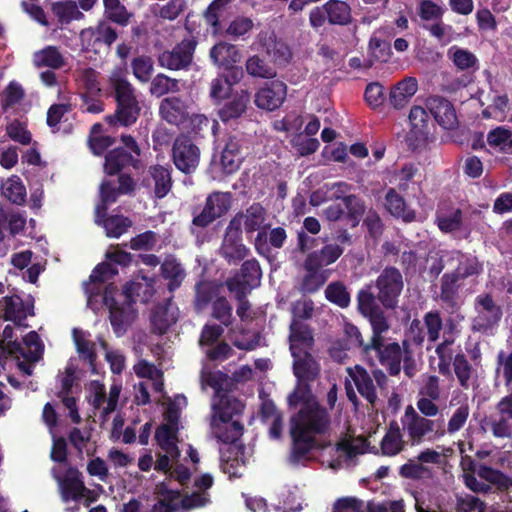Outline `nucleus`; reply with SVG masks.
I'll use <instances>...</instances> for the list:
<instances>
[{"label": "nucleus", "mask_w": 512, "mask_h": 512, "mask_svg": "<svg viewBox=\"0 0 512 512\" xmlns=\"http://www.w3.org/2000/svg\"><path fill=\"white\" fill-rule=\"evenodd\" d=\"M404 289L401 271L394 266L383 268L374 281L364 285L357 293V309L367 320L375 325L376 333L388 331L385 310H395Z\"/></svg>", "instance_id": "1"}, {"label": "nucleus", "mask_w": 512, "mask_h": 512, "mask_svg": "<svg viewBox=\"0 0 512 512\" xmlns=\"http://www.w3.org/2000/svg\"><path fill=\"white\" fill-rule=\"evenodd\" d=\"M118 288L113 283L106 285L103 292V303L109 309V319L114 332L119 336L126 331V325L136 316L133 306L137 301L147 303L154 294V281L143 277V282L132 280L127 282L120 296L123 301L116 300Z\"/></svg>", "instance_id": "2"}, {"label": "nucleus", "mask_w": 512, "mask_h": 512, "mask_svg": "<svg viewBox=\"0 0 512 512\" xmlns=\"http://www.w3.org/2000/svg\"><path fill=\"white\" fill-rule=\"evenodd\" d=\"M372 335L365 342L357 326L349 324L345 328L348 339L355 348L360 350L361 356L370 366L380 364L384 366L391 376H397L401 371L402 350L397 342L385 344L383 334L386 331L376 333L375 325L368 320Z\"/></svg>", "instance_id": "3"}, {"label": "nucleus", "mask_w": 512, "mask_h": 512, "mask_svg": "<svg viewBox=\"0 0 512 512\" xmlns=\"http://www.w3.org/2000/svg\"><path fill=\"white\" fill-rule=\"evenodd\" d=\"M109 82L113 89L116 109L114 114L105 117V121L109 125L119 124L123 127L132 126L137 122L141 112V107L135 94V88L121 74H113Z\"/></svg>", "instance_id": "4"}, {"label": "nucleus", "mask_w": 512, "mask_h": 512, "mask_svg": "<svg viewBox=\"0 0 512 512\" xmlns=\"http://www.w3.org/2000/svg\"><path fill=\"white\" fill-rule=\"evenodd\" d=\"M231 204L230 192L213 191L208 194L203 206L197 205L192 208L191 234L198 236L201 231L224 216L230 210Z\"/></svg>", "instance_id": "5"}, {"label": "nucleus", "mask_w": 512, "mask_h": 512, "mask_svg": "<svg viewBox=\"0 0 512 512\" xmlns=\"http://www.w3.org/2000/svg\"><path fill=\"white\" fill-rule=\"evenodd\" d=\"M308 19L311 28L316 31L326 24L346 27L354 22L352 8L344 0H328L320 6H315L310 10Z\"/></svg>", "instance_id": "6"}, {"label": "nucleus", "mask_w": 512, "mask_h": 512, "mask_svg": "<svg viewBox=\"0 0 512 512\" xmlns=\"http://www.w3.org/2000/svg\"><path fill=\"white\" fill-rule=\"evenodd\" d=\"M290 425L309 435H323L330 429L331 416L318 402L307 403L291 417Z\"/></svg>", "instance_id": "7"}, {"label": "nucleus", "mask_w": 512, "mask_h": 512, "mask_svg": "<svg viewBox=\"0 0 512 512\" xmlns=\"http://www.w3.org/2000/svg\"><path fill=\"white\" fill-rule=\"evenodd\" d=\"M197 45L195 36L185 37L171 50H164L158 55V65L172 71L187 70L193 62Z\"/></svg>", "instance_id": "8"}, {"label": "nucleus", "mask_w": 512, "mask_h": 512, "mask_svg": "<svg viewBox=\"0 0 512 512\" xmlns=\"http://www.w3.org/2000/svg\"><path fill=\"white\" fill-rule=\"evenodd\" d=\"M172 161L184 174H192L200 163V149L187 135H179L173 142Z\"/></svg>", "instance_id": "9"}, {"label": "nucleus", "mask_w": 512, "mask_h": 512, "mask_svg": "<svg viewBox=\"0 0 512 512\" xmlns=\"http://www.w3.org/2000/svg\"><path fill=\"white\" fill-rule=\"evenodd\" d=\"M476 309L480 307L477 316L472 320L474 332L487 333L500 322L503 312L497 305L491 294H481L475 298Z\"/></svg>", "instance_id": "10"}, {"label": "nucleus", "mask_w": 512, "mask_h": 512, "mask_svg": "<svg viewBox=\"0 0 512 512\" xmlns=\"http://www.w3.org/2000/svg\"><path fill=\"white\" fill-rule=\"evenodd\" d=\"M291 448L288 461L292 465H298L308 459L312 450L317 448V440L313 435L305 433L300 428L290 425Z\"/></svg>", "instance_id": "11"}, {"label": "nucleus", "mask_w": 512, "mask_h": 512, "mask_svg": "<svg viewBox=\"0 0 512 512\" xmlns=\"http://www.w3.org/2000/svg\"><path fill=\"white\" fill-rule=\"evenodd\" d=\"M404 418V430L407 432L411 445L422 443L424 437L434 430L435 421L419 415L411 405L406 408Z\"/></svg>", "instance_id": "12"}, {"label": "nucleus", "mask_w": 512, "mask_h": 512, "mask_svg": "<svg viewBox=\"0 0 512 512\" xmlns=\"http://www.w3.org/2000/svg\"><path fill=\"white\" fill-rule=\"evenodd\" d=\"M426 107L435 121L445 130L458 126V118L454 105L441 96H431L426 100Z\"/></svg>", "instance_id": "13"}, {"label": "nucleus", "mask_w": 512, "mask_h": 512, "mask_svg": "<svg viewBox=\"0 0 512 512\" xmlns=\"http://www.w3.org/2000/svg\"><path fill=\"white\" fill-rule=\"evenodd\" d=\"M287 95V85L279 80L271 81L255 94V104L258 108L274 111L284 102Z\"/></svg>", "instance_id": "14"}, {"label": "nucleus", "mask_w": 512, "mask_h": 512, "mask_svg": "<svg viewBox=\"0 0 512 512\" xmlns=\"http://www.w3.org/2000/svg\"><path fill=\"white\" fill-rule=\"evenodd\" d=\"M293 374L299 383L314 382L320 374V364L310 350L291 353Z\"/></svg>", "instance_id": "15"}, {"label": "nucleus", "mask_w": 512, "mask_h": 512, "mask_svg": "<svg viewBox=\"0 0 512 512\" xmlns=\"http://www.w3.org/2000/svg\"><path fill=\"white\" fill-rule=\"evenodd\" d=\"M262 277V270L256 259H249L242 263L240 270L226 281V287L230 284L238 283L243 291L250 292L253 288L259 286Z\"/></svg>", "instance_id": "16"}, {"label": "nucleus", "mask_w": 512, "mask_h": 512, "mask_svg": "<svg viewBox=\"0 0 512 512\" xmlns=\"http://www.w3.org/2000/svg\"><path fill=\"white\" fill-rule=\"evenodd\" d=\"M189 106L181 97L164 98L159 105V113L163 120L171 125L180 126L189 118Z\"/></svg>", "instance_id": "17"}, {"label": "nucleus", "mask_w": 512, "mask_h": 512, "mask_svg": "<svg viewBox=\"0 0 512 512\" xmlns=\"http://www.w3.org/2000/svg\"><path fill=\"white\" fill-rule=\"evenodd\" d=\"M290 353L312 350L315 344L312 328L298 319H293L289 327Z\"/></svg>", "instance_id": "18"}, {"label": "nucleus", "mask_w": 512, "mask_h": 512, "mask_svg": "<svg viewBox=\"0 0 512 512\" xmlns=\"http://www.w3.org/2000/svg\"><path fill=\"white\" fill-rule=\"evenodd\" d=\"M383 204L386 211L394 218L401 219L405 223L416 219L415 210L408 206L404 197L395 188H389L386 191Z\"/></svg>", "instance_id": "19"}, {"label": "nucleus", "mask_w": 512, "mask_h": 512, "mask_svg": "<svg viewBox=\"0 0 512 512\" xmlns=\"http://www.w3.org/2000/svg\"><path fill=\"white\" fill-rule=\"evenodd\" d=\"M287 240V233L283 227H275L269 232L265 228L258 231L255 238V249L262 256H268L271 249H281Z\"/></svg>", "instance_id": "20"}, {"label": "nucleus", "mask_w": 512, "mask_h": 512, "mask_svg": "<svg viewBox=\"0 0 512 512\" xmlns=\"http://www.w3.org/2000/svg\"><path fill=\"white\" fill-rule=\"evenodd\" d=\"M172 297L168 298L165 303L157 304L151 311L150 323L151 332L156 335L165 334L170 326L177 320L174 312L170 310Z\"/></svg>", "instance_id": "21"}, {"label": "nucleus", "mask_w": 512, "mask_h": 512, "mask_svg": "<svg viewBox=\"0 0 512 512\" xmlns=\"http://www.w3.org/2000/svg\"><path fill=\"white\" fill-rule=\"evenodd\" d=\"M344 248L338 244H326L320 250L307 254L304 263L310 269H319L335 263L343 254Z\"/></svg>", "instance_id": "22"}, {"label": "nucleus", "mask_w": 512, "mask_h": 512, "mask_svg": "<svg viewBox=\"0 0 512 512\" xmlns=\"http://www.w3.org/2000/svg\"><path fill=\"white\" fill-rule=\"evenodd\" d=\"M250 94L241 90L226 101L218 110V117L224 123L240 118L247 110Z\"/></svg>", "instance_id": "23"}, {"label": "nucleus", "mask_w": 512, "mask_h": 512, "mask_svg": "<svg viewBox=\"0 0 512 512\" xmlns=\"http://www.w3.org/2000/svg\"><path fill=\"white\" fill-rule=\"evenodd\" d=\"M138 162L134 156L123 147H117L105 155L104 171L109 176L119 174L125 167H136Z\"/></svg>", "instance_id": "24"}, {"label": "nucleus", "mask_w": 512, "mask_h": 512, "mask_svg": "<svg viewBox=\"0 0 512 512\" xmlns=\"http://www.w3.org/2000/svg\"><path fill=\"white\" fill-rule=\"evenodd\" d=\"M461 280L451 272L444 273L440 280V300L452 312L459 309V289Z\"/></svg>", "instance_id": "25"}, {"label": "nucleus", "mask_w": 512, "mask_h": 512, "mask_svg": "<svg viewBox=\"0 0 512 512\" xmlns=\"http://www.w3.org/2000/svg\"><path fill=\"white\" fill-rule=\"evenodd\" d=\"M347 372L359 394L373 405L377 400V393L371 375L360 365L348 368Z\"/></svg>", "instance_id": "26"}, {"label": "nucleus", "mask_w": 512, "mask_h": 512, "mask_svg": "<svg viewBox=\"0 0 512 512\" xmlns=\"http://www.w3.org/2000/svg\"><path fill=\"white\" fill-rule=\"evenodd\" d=\"M418 83L414 77H406L390 90L389 102L395 109L404 108L415 95Z\"/></svg>", "instance_id": "27"}, {"label": "nucleus", "mask_w": 512, "mask_h": 512, "mask_svg": "<svg viewBox=\"0 0 512 512\" xmlns=\"http://www.w3.org/2000/svg\"><path fill=\"white\" fill-rule=\"evenodd\" d=\"M452 259L457 261V266L451 273L461 281L469 277H477L483 272V264L476 256L456 251Z\"/></svg>", "instance_id": "28"}, {"label": "nucleus", "mask_w": 512, "mask_h": 512, "mask_svg": "<svg viewBox=\"0 0 512 512\" xmlns=\"http://www.w3.org/2000/svg\"><path fill=\"white\" fill-rule=\"evenodd\" d=\"M258 37L261 48L271 55L275 62L283 64L290 60L292 54L289 46L283 40L277 39L274 33L268 36L261 32Z\"/></svg>", "instance_id": "29"}, {"label": "nucleus", "mask_w": 512, "mask_h": 512, "mask_svg": "<svg viewBox=\"0 0 512 512\" xmlns=\"http://www.w3.org/2000/svg\"><path fill=\"white\" fill-rule=\"evenodd\" d=\"M242 160L240 141L235 136L229 137L220 159L223 172L226 174L236 172L240 168Z\"/></svg>", "instance_id": "30"}, {"label": "nucleus", "mask_w": 512, "mask_h": 512, "mask_svg": "<svg viewBox=\"0 0 512 512\" xmlns=\"http://www.w3.org/2000/svg\"><path fill=\"white\" fill-rule=\"evenodd\" d=\"M96 223L101 225L106 232V236L109 238H119L125 234L129 228L132 227V220L124 215H103L100 213V217L96 216Z\"/></svg>", "instance_id": "31"}, {"label": "nucleus", "mask_w": 512, "mask_h": 512, "mask_svg": "<svg viewBox=\"0 0 512 512\" xmlns=\"http://www.w3.org/2000/svg\"><path fill=\"white\" fill-rule=\"evenodd\" d=\"M210 58L217 66L231 67L241 59V54L236 45L227 42H219L210 50Z\"/></svg>", "instance_id": "32"}, {"label": "nucleus", "mask_w": 512, "mask_h": 512, "mask_svg": "<svg viewBox=\"0 0 512 512\" xmlns=\"http://www.w3.org/2000/svg\"><path fill=\"white\" fill-rule=\"evenodd\" d=\"M245 447L243 444L238 446H229L225 452L221 453V469L229 477H240L239 468L245 464Z\"/></svg>", "instance_id": "33"}, {"label": "nucleus", "mask_w": 512, "mask_h": 512, "mask_svg": "<svg viewBox=\"0 0 512 512\" xmlns=\"http://www.w3.org/2000/svg\"><path fill=\"white\" fill-rule=\"evenodd\" d=\"M161 276L168 281L167 289L173 293L177 290L185 276V270L182 265L173 256H167L160 266Z\"/></svg>", "instance_id": "34"}, {"label": "nucleus", "mask_w": 512, "mask_h": 512, "mask_svg": "<svg viewBox=\"0 0 512 512\" xmlns=\"http://www.w3.org/2000/svg\"><path fill=\"white\" fill-rule=\"evenodd\" d=\"M248 252L249 250L242 243L241 237H231V235L224 236L220 247V254L228 264L237 265L247 256Z\"/></svg>", "instance_id": "35"}, {"label": "nucleus", "mask_w": 512, "mask_h": 512, "mask_svg": "<svg viewBox=\"0 0 512 512\" xmlns=\"http://www.w3.org/2000/svg\"><path fill=\"white\" fill-rule=\"evenodd\" d=\"M405 442L396 421H392L380 443L381 454L395 456L404 449Z\"/></svg>", "instance_id": "36"}, {"label": "nucleus", "mask_w": 512, "mask_h": 512, "mask_svg": "<svg viewBox=\"0 0 512 512\" xmlns=\"http://www.w3.org/2000/svg\"><path fill=\"white\" fill-rule=\"evenodd\" d=\"M213 408L219 420L228 424L232 420L233 416L243 412L245 406L236 397L223 394L219 397L218 402L213 405Z\"/></svg>", "instance_id": "37"}, {"label": "nucleus", "mask_w": 512, "mask_h": 512, "mask_svg": "<svg viewBox=\"0 0 512 512\" xmlns=\"http://www.w3.org/2000/svg\"><path fill=\"white\" fill-rule=\"evenodd\" d=\"M149 174L154 181L155 197L164 198L171 191L173 185L171 169L162 165H154L149 168Z\"/></svg>", "instance_id": "38"}, {"label": "nucleus", "mask_w": 512, "mask_h": 512, "mask_svg": "<svg viewBox=\"0 0 512 512\" xmlns=\"http://www.w3.org/2000/svg\"><path fill=\"white\" fill-rule=\"evenodd\" d=\"M178 427L161 424L155 431V439L162 450L172 457H178L180 451L177 446Z\"/></svg>", "instance_id": "39"}, {"label": "nucleus", "mask_w": 512, "mask_h": 512, "mask_svg": "<svg viewBox=\"0 0 512 512\" xmlns=\"http://www.w3.org/2000/svg\"><path fill=\"white\" fill-rule=\"evenodd\" d=\"M33 63L38 68L48 67L57 70L65 65V59L58 47L50 45L34 53Z\"/></svg>", "instance_id": "40"}, {"label": "nucleus", "mask_w": 512, "mask_h": 512, "mask_svg": "<svg viewBox=\"0 0 512 512\" xmlns=\"http://www.w3.org/2000/svg\"><path fill=\"white\" fill-rule=\"evenodd\" d=\"M232 1L213 0L204 12V19L213 28L214 33H221L223 31L222 20L227 15L228 5Z\"/></svg>", "instance_id": "41"}, {"label": "nucleus", "mask_w": 512, "mask_h": 512, "mask_svg": "<svg viewBox=\"0 0 512 512\" xmlns=\"http://www.w3.org/2000/svg\"><path fill=\"white\" fill-rule=\"evenodd\" d=\"M72 334L80 359L84 362H87L91 368V371L94 373L97 359L95 343L85 339L84 333L77 328L73 329Z\"/></svg>", "instance_id": "42"}, {"label": "nucleus", "mask_w": 512, "mask_h": 512, "mask_svg": "<svg viewBox=\"0 0 512 512\" xmlns=\"http://www.w3.org/2000/svg\"><path fill=\"white\" fill-rule=\"evenodd\" d=\"M487 144L496 152L507 154L512 146V130L506 126H497L487 133Z\"/></svg>", "instance_id": "43"}, {"label": "nucleus", "mask_w": 512, "mask_h": 512, "mask_svg": "<svg viewBox=\"0 0 512 512\" xmlns=\"http://www.w3.org/2000/svg\"><path fill=\"white\" fill-rule=\"evenodd\" d=\"M28 315H33V310L27 311L21 297L17 295L5 297V320L12 321L16 325H21Z\"/></svg>", "instance_id": "44"}, {"label": "nucleus", "mask_w": 512, "mask_h": 512, "mask_svg": "<svg viewBox=\"0 0 512 512\" xmlns=\"http://www.w3.org/2000/svg\"><path fill=\"white\" fill-rule=\"evenodd\" d=\"M189 119V133L194 138H204L209 132L216 135L219 123L215 119H209L203 114H193Z\"/></svg>", "instance_id": "45"}, {"label": "nucleus", "mask_w": 512, "mask_h": 512, "mask_svg": "<svg viewBox=\"0 0 512 512\" xmlns=\"http://www.w3.org/2000/svg\"><path fill=\"white\" fill-rule=\"evenodd\" d=\"M448 56L459 70L466 71L472 69L475 71L478 69V59L468 49L454 45L448 49Z\"/></svg>", "instance_id": "46"}, {"label": "nucleus", "mask_w": 512, "mask_h": 512, "mask_svg": "<svg viewBox=\"0 0 512 512\" xmlns=\"http://www.w3.org/2000/svg\"><path fill=\"white\" fill-rule=\"evenodd\" d=\"M303 268L306 273L302 278L300 290L305 294H313L325 284L327 277L325 276L324 271L319 269H310L304 262Z\"/></svg>", "instance_id": "47"}, {"label": "nucleus", "mask_w": 512, "mask_h": 512, "mask_svg": "<svg viewBox=\"0 0 512 512\" xmlns=\"http://www.w3.org/2000/svg\"><path fill=\"white\" fill-rule=\"evenodd\" d=\"M452 365L459 385L463 389H468L474 368L467 356L463 352H458L453 358Z\"/></svg>", "instance_id": "48"}, {"label": "nucleus", "mask_w": 512, "mask_h": 512, "mask_svg": "<svg viewBox=\"0 0 512 512\" xmlns=\"http://www.w3.org/2000/svg\"><path fill=\"white\" fill-rule=\"evenodd\" d=\"M243 214L244 230L247 234L261 230V225L265 220L266 211L260 203L251 204Z\"/></svg>", "instance_id": "49"}, {"label": "nucleus", "mask_w": 512, "mask_h": 512, "mask_svg": "<svg viewBox=\"0 0 512 512\" xmlns=\"http://www.w3.org/2000/svg\"><path fill=\"white\" fill-rule=\"evenodd\" d=\"M343 204L347 209L346 217L348 221L352 227H356L366 211L364 200L354 194H349V196L345 197Z\"/></svg>", "instance_id": "50"}, {"label": "nucleus", "mask_w": 512, "mask_h": 512, "mask_svg": "<svg viewBox=\"0 0 512 512\" xmlns=\"http://www.w3.org/2000/svg\"><path fill=\"white\" fill-rule=\"evenodd\" d=\"M149 91L156 97H161L169 92L175 93L179 91V81L159 73L151 80Z\"/></svg>", "instance_id": "51"}, {"label": "nucleus", "mask_w": 512, "mask_h": 512, "mask_svg": "<svg viewBox=\"0 0 512 512\" xmlns=\"http://www.w3.org/2000/svg\"><path fill=\"white\" fill-rule=\"evenodd\" d=\"M61 488L63 498L66 501L69 499L78 501L85 492H89L78 475L66 477L61 483Z\"/></svg>", "instance_id": "52"}, {"label": "nucleus", "mask_w": 512, "mask_h": 512, "mask_svg": "<svg viewBox=\"0 0 512 512\" xmlns=\"http://www.w3.org/2000/svg\"><path fill=\"white\" fill-rule=\"evenodd\" d=\"M100 198L101 204L96 208V216L100 217V213H103L105 216L108 205L115 203L120 195V192L117 191V187H115L110 180H103L100 184Z\"/></svg>", "instance_id": "53"}, {"label": "nucleus", "mask_w": 512, "mask_h": 512, "mask_svg": "<svg viewBox=\"0 0 512 512\" xmlns=\"http://www.w3.org/2000/svg\"><path fill=\"white\" fill-rule=\"evenodd\" d=\"M246 71L253 77L265 79H271L276 75V71L258 55H253L247 59Z\"/></svg>", "instance_id": "54"}, {"label": "nucleus", "mask_w": 512, "mask_h": 512, "mask_svg": "<svg viewBox=\"0 0 512 512\" xmlns=\"http://www.w3.org/2000/svg\"><path fill=\"white\" fill-rule=\"evenodd\" d=\"M477 475L498 488L506 489L510 484V478L506 474L485 464L478 466Z\"/></svg>", "instance_id": "55"}, {"label": "nucleus", "mask_w": 512, "mask_h": 512, "mask_svg": "<svg viewBox=\"0 0 512 512\" xmlns=\"http://www.w3.org/2000/svg\"><path fill=\"white\" fill-rule=\"evenodd\" d=\"M325 297L341 308H346L350 304V294L341 282L330 283L325 289Z\"/></svg>", "instance_id": "56"}, {"label": "nucleus", "mask_w": 512, "mask_h": 512, "mask_svg": "<svg viewBox=\"0 0 512 512\" xmlns=\"http://www.w3.org/2000/svg\"><path fill=\"white\" fill-rule=\"evenodd\" d=\"M232 310V306L223 296L217 297L212 303V317L218 320L225 327L232 324Z\"/></svg>", "instance_id": "57"}, {"label": "nucleus", "mask_w": 512, "mask_h": 512, "mask_svg": "<svg viewBox=\"0 0 512 512\" xmlns=\"http://www.w3.org/2000/svg\"><path fill=\"white\" fill-rule=\"evenodd\" d=\"M134 76L142 83L151 79L154 71L153 60L149 56L135 57L131 62Z\"/></svg>", "instance_id": "58"}, {"label": "nucleus", "mask_w": 512, "mask_h": 512, "mask_svg": "<svg viewBox=\"0 0 512 512\" xmlns=\"http://www.w3.org/2000/svg\"><path fill=\"white\" fill-rule=\"evenodd\" d=\"M423 321L427 330L429 342H436L440 337L441 330L443 329V320L440 312L438 310H431L425 313Z\"/></svg>", "instance_id": "59"}, {"label": "nucleus", "mask_w": 512, "mask_h": 512, "mask_svg": "<svg viewBox=\"0 0 512 512\" xmlns=\"http://www.w3.org/2000/svg\"><path fill=\"white\" fill-rule=\"evenodd\" d=\"M3 194L10 202L17 205H22L26 201V188L18 177L8 180Z\"/></svg>", "instance_id": "60"}, {"label": "nucleus", "mask_w": 512, "mask_h": 512, "mask_svg": "<svg viewBox=\"0 0 512 512\" xmlns=\"http://www.w3.org/2000/svg\"><path fill=\"white\" fill-rule=\"evenodd\" d=\"M244 427L239 421H232L230 424L219 429L217 439L230 446H238L236 444L240 437L243 435Z\"/></svg>", "instance_id": "61"}, {"label": "nucleus", "mask_w": 512, "mask_h": 512, "mask_svg": "<svg viewBox=\"0 0 512 512\" xmlns=\"http://www.w3.org/2000/svg\"><path fill=\"white\" fill-rule=\"evenodd\" d=\"M253 26L254 23L250 18L244 16H237L230 22L229 26L225 29V33L233 40H236L250 32L253 29Z\"/></svg>", "instance_id": "62"}, {"label": "nucleus", "mask_w": 512, "mask_h": 512, "mask_svg": "<svg viewBox=\"0 0 512 512\" xmlns=\"http://www.w3.org/2000/svg\"><path fill=\"white\" fill-rule=\"evenodd\" d=\"M369 52L375 61L383 63L388 62L392 55L390 43L377 37L370 39Z\"/></svg>", "instance_id": "63"}, {"label": "nucleus", "mask_w": 512, "mask_h": 512, "mask_svg": "<svg viewBox=\"0 0 512 512\" xmlns=\"http://www.w3.org/2000/svg\"><path fill=\"white\" fill-rule=\"evenodd\" d=\"M186 8V0H169L166 4L159 7L156 15L162 19L172 21L178 18Z\"/></svg>", "instance_id": "64"}]
</instances>
